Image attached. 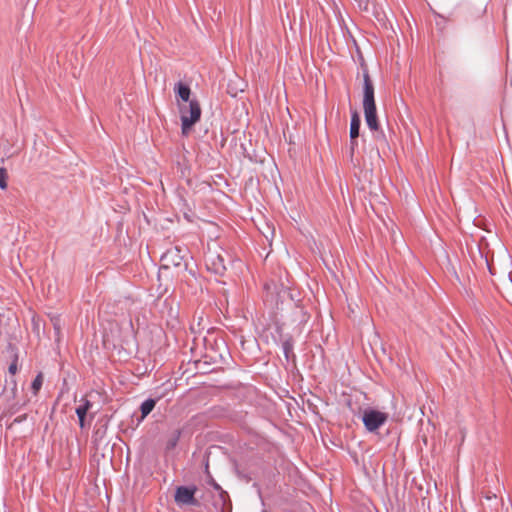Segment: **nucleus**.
Here are the masks:
<instances>
[{"label": "nucleus", "instance_id": "nucleus-1", "mask_svg": "<svg viewBox=\"0 0 512 512\" xmlns=\"http://www.w3.org/2000/svg\"><path fill=\"white\" fill-rule=\"evenodd\" d=\"M246 414L242 411L235 412L226 405V420L235 422L239 428L237 430L226 427V445L232 452L240 457L252 450L250 443L244 438V434H251L252 429L245 422Z\"/></svg>", "mask_w": 512, "mask_h": 512}, {"label": "nucleus", "instance_id": "nucleus-2", "mask_svg": "<svg viewBox=\"0 0 512 512\" xmlns=\"http://www.w3.org/2000/svg\"><path fill=\"white\" fill-rule=\"evenodd\" d=\"M356 416L362 421L365 431L374 435H380V429L390 419L388 412L371 405L359 408Z\"/></svg>", "mask_w": 512, "mask_h": 512}, {"label": "nucleus", "instance_id": "nucleus-3", "mask_svg": "<svg viewBox=\"0 0 512 512\" xmlns=\"http://www.w3.org/2000/svg\"><path fill=\"white\" fill-rule=\"evenodd\" d=\"M179 113L181 119V129L184 135L188 134L193 125H195L201 117V107L196 98H193L187 104L179 103Z\"/></svg>", "mask_w": 512, "mask_h": 512}, {"label": "nucleus", "instance_id": "nucleus-4", "mask_svg": "<svg viewBox=\"0 0 512 512\" xmlns=\"http://www.w3.org/2000/svg\"><path fill=\"white\" fill-rule=\"evenodd\" d=\"M362 108L364 121L369 130H375L376 127L381 126L375 92L362 94Z\"/></svg>", "mask_w": 512, "mask_h": 512}, {"label": "nucleus", "instance_id": "nucleus-5", "mask_svg": "<svg viewBox=\"0 0 512 512\" xmlns=\"http://www.w3.org/2000/svg\"><path fill=\"white\" fill-rule=\"evenodd\" d=\"M205 265L207 270L215 275V281L222 283L224 275L223 257L215 251H209L205 256Z\"/></svg>", "mask_w": 512, "mask_h": 512}, {"label": "nucleus", "instance_id": "nucleus-6", "mask_svg": "<svg viewBox=\"0 0 512 512\" xmlns=\"http://www.w3.org/2000/svg\"><path fill=\"white\" fill-rule=\"evenodd\" d=\"M226 399L234 398L237 402L243 401L246 396L249 387L241 381H230L226 382Z\"/></svg>", "mask_w": 512, "mask_h": 512}, {"label": "nucleus", "instance_id": "nucleus-7", "mask_svg": "<svg viewBox=\"0 0 512 512\" xmlns=\"http://www.w3.org/2000/svg\"><path fill=\"white\" fill-rule=\"evenodd\" d=\"M226 457L231 463L232 472L235 474L237 479L241 482L249 483L252 480V477L248 470V467L246 465L239 463L235 456L228 455L227 451Z\"/></svg>", "mask_w": 512, "mask_h": 512}, {"label": "nucleus", "instance_id": "nucleus-8", "mask_svg": "<svg viewBox=\"0 0 512 512\" xmlns=\"http://www.w3.org/2000/svg\"><path fill=\"white\" fill-rule=\"evenodd\" d=\"M195 487L180 486L175 492V501L180 505H191L195 503Z\"/></svg>", "mask_w": 512, "mask_h": 512}, {"label": "nucleus", "instance_id": "nucleus-9", "mask_svg": "<svg viewBox=\"0 0 512 512\" xmlns=\"http://www.w3.org/2000/svg\"><path fill=\"white\" fill-rule=\"evenodd\" d=\"M281 349L287 362L296 364L297 356L294 352V337L291 334H286L283 340L280 341Z\"/></svg>", "mask_w": 512, "mask_h": 512}, {"label": "nucleus", "instance_id": "nucleus-10", "mask_svg": "<svg viewBox=\"0 0 512 512\" xmlns=\"http://www.w3.org/2000/svg\"><path fill=\"white\" fill-rule=\"evenodd\" d=\"M173 91L175 93L177 104H187L189 103L193 98H191V88L186 83H183L182 81H179L175 83L173 87Z\"/></svg>", "mask_w": 512, "mask_h": 512}, {"label": "nucleus", "instance_id": "nucleus-11", "mask_svg": "<svg viewBox=\"0 0 512 512\" xmlns=\"http://www.w3.org/2000/svg\"><path fill=\"white\" fill-rule=\"evenodd\" d=\"M358 64L362 71V86H361L362 94L375 92V85L370 76L366 60L359 61Z\"/></svg>", "mask_w": 512, "mask_h": 512}, {"label": "nucleus", "instance_id": "nucleus-12", "mask_svg": "<svg viewBox=\"0 0 512 512\" xmlns=\"http://www.w3.org/2000/svg\"><path fill=\"white\" fill-rule=\"evenodd\" d=\"M238 129H233L231 132L229 128H226V143H229L231 152L233 151L236 155L246 152V148L243 143L238 145Z\"/></svg>", "mask_w": 512, "mask_h": 512}, {"label": "nucleus", "instance_id": "nucleus-13", "mask_svg": "<svg viewBox=\"0 0 512 512\" xmlns=\"http://www.w3.org/2000/svg\"><path fill=\"white\" fill-rule=\"evenodd\" d=\"M361 114L357 109L350 110V138H358L361 132Z\"/></svg>", "mask_w": 512, "mask_h": 512}, {"label": "nucleus", "instance_id": "nucleus-14", "mask_svg": "<svg viewBox=\"0 0 512 512\" xmlns=\"http://www.w3.org/2000/svg\"><path fill=\"white\" fill-rule=\"evenodd\" d=\"M226 257L229 258L230 266H231L233 273L237 276L242 275L246 269V265H245L244 261L240 257H238L236 255H232L227 248H226Z\"/></svg>", "mask_w": 512, "mask_h": 512}, {"label": "nucleus", "instance_id": "nucleus-15", "mask_svg": "<svg viewBox=\"0 0 512 512\" xmlns=\"http://www.w3.org/2000/svg\"><path fill=\"white\" fill-rule=\"evenodd\" d=\"M81 402L82 403L76 408L75 412H76V415L79 420V426L81 428H84L85 427V418H86L87 412L91 408L92 404L89 400L84 399V398L81 400Z\"/></svg>", "mask_w": 512, "mask_h": 512}, {"label": "nucleus", "instance_id": "nucleus-16", "mask_svg": "<svg viewBox=\"0 0 512 512\" xmlns=\"http://www.w3.org/2000/svg\"><path fill=\"white\" fill-rule=\"evenodd\" d=\"M185 249H182L180 247H175L174 249L169 250L164 258L168 261H170L174 266H180L181 262L184 258V255L182 252H184Z\"/></svg>", "mask_w": 512, "mask_h": 512}, {"label": "nucleus", "instance_id": "nucleus-17", "mask_svg": "<svg viewBox=\"0 0 512 512\" xmlns=\"http://www.w3.org/2000/svg\"><path fill=\"white\" fill-rule=\"evenodd\" d=\"M157 403L156 399L148 398L145 401H143L140 405V411H141V419H144L147 417L155 408Z\"/></svg>", "mask_w": 512, "mask_h": 512}, {"label": "nucleus", "instance_id": "nucleus-18", "mask_svg": "<svg viewBox=\"0 0 512 512\" xmlns=\"http://www.w3.org/2000/svg\"><path fill=\"white\" fill-rule=\"evenodd\" d=\"M429 9L431 13L434 15L435 18L438 20L436 21V27L440 33H443L446 28V22L448 21V18L442 14L436 11L431 5H429Z\"/></svg>", "mask_w": 512, "mask_h": 512}, {"label": "nucleus", "instance_id": "nucleus-19", "mask_svg": "<svg viewBox=\"0 0 512 512\" xmlns=\"http://www.w3.org/2000/svg\"><path fill=\"white\" fill-rule=\"evenodd\" d=\"M283 326L284 324L280 322H276L274 325V331L271 333V338L275 345H279L280 341L286 336L283 331Z\"/></svg>", "mask_w": 512, "mask_h": 512}, {"label": "nucleus", "instance_id": "nucleus-20", "mask_svg": "<svg viewBox=\"0 0 512 512\" xmlns=\"http://www.w3.org/2000/svg\"><path fill=\"white\" fill-rule=\"evenodd\" d=\"M378 436L381 440L386 439V438H391V442L394 440H397L396 445L398 446V444H399L400 432L396 426H393V427L389 426L386 429L384 434L380 433V435H378Z\"/></svg>", "mask_w": 512, "mask_h": 512}, {"label": "nucleus", "instance_id": "nucleus-21", "mask_svg": "<svg viewBox=\"0 0 512 512\" xmlns=\"http://www.w3.org/2000/svg\"><path fill=\"white\" fill-rule=\"evenodd\" d=\"M375 141L388 145V140L382 126L376 127L375 130H369Z\"/></svg>", "mask_w": 512, "mask_h": 512}, {"label": "nucleus", "instance_id": "nucleus-22", "mask_svg": "<svg viewBox=\"0 0 512 512\" xmlns=\"http://www.w3.org/2000/svg\"><path fill=\"white\" fill-rule=\"evenodd\" d=\"M180 435H181V431L180 430L177 429V430L173 431L171 437L167 441V448L168 449H173L174 447H176V445H177V443L179 441Z\"/></svg>", "mask_w": 512, "mask_h": 512}, {"label": "nucleus", "instance_id": "nucleus-23", "mask_svg": "<svg viewBox=\"0 0 512 512\" xmlns=\"http://www.w3.org/2000/svg\"><path fill=\"white\" fill-rule=\"evenodd\" d=\"M43 384V376L39 373L31 383V389L34 394H37Z\"/></svg>", "mask_w": 512, "mask_h": 512}, {"label": "nucleus", "instance_id": "nucleus-24", "mask_svg": "<svg viewBox=\"0 0 512 512\" xmlns=\"http://www.w3.org/2000/svg\"><path fill=\"white\" fill-rule=\"evenodd\" d=\"M8 173L4 167H0V189L5 190L8 186Z\"/></svg>", "mask_w": 512, "mask_h": 512}, {"label": "nucleus", "instance_id": "nucleus-25", "mask_svg": "<svg viewBox=\"0 0 512 512\" xmlns=\"http://www.w3.org/2000/svg\"><path fill=\"white\" fill-rule=\"evenodd\" d=\"M252 488H253V489H255V491H256V493H257V496H258V498H259V500H260V503H261V505L264 507L266 504H265V500H264V498H263L262 489H261L260 484H259V483H257V482H254V483L252 484Z\"/></svg>", "mask_w": 512, "mask_h": 512}, {"label": "nucleus", "instance_id": "nucleus-26", "mask_svg": "<svg viewBox=\"0 0 512 512\" xmlns=\"http://www.w3.org/2000/svg\"><path fill=\"white\" fill-rule=\"evenodd\" d=\"M353 44H354V47H355V54H356V58H357V61H363L365 60L364 58V55L361 51V48L360 46L358 45L357 41L353 38Z\"/></svg>", "mask_w": 512, "mask_h": 512}, {"label": "nucleus", "instance_id": "nucleus-27", "mask_svg": "<svg viewBox=\"0 0 512 512\" xmlns=\"http://www.w3.org/2000/svg\"><path fill=\"white\" fill-rule=\"evenodd\" d=\"M349 145H350V147H349L350 157H351V159H353L355 150L358 147V138H350Z\"/></svg>", "mask_w": 512, "mask_h": 512}, {"label": "nucleus", "instance_id": "nucleus-28", "mask_svg": "<svg viewBox=\"0 0 512 512\" xmlns=\"http://www.w3.org/2000/svg\"><path fill=\"white\" fill-rule=\"evenodd\" d=\"M480 255H481V258L485 259L489 273L494 276L496 274V269L493 266V264L490 263L488 256L486 254L484 255L481 251H480Z\"/></svg>", "mask_w": 512, "mask_h": 512}, {"label": "nucleus", "instance_id": "nucleus-29", "mask_svg": "<svg viewBox=\"0 0 512 512\" xmlns=\"http://www.w3.org/2000/svg\"><path fill=\"white\" fill-rule=\"evenodd\" d=\"M281 287H282V290H284L285 292H287V293H288L289 298H290L292 301H294V302H295V306H296L297 308H302L301 301H300L299 299H298V300H296V299H295L294 294L289 290V288H288V287H284L283 285H282Z\"/></svg>", "mask_w": 512, "mask_h": 512}, {"label": "nucleus", "instance_id": "nucleus-30", "mask_svg": "<svg viewBox=\"0 0 512 512\" xmlns=\"http://www.w3.org/2000/svg\"><path fill=\"white\" fill-rule=\"evenodd\" d=\"M247 157L251 162L254 163H263L265 160V158L258 156L256 153H254L253 155L247 153Z\"/></svg>", "mask_w": 512, "mask_h": 512}, {"label": "nucleus", "instance_id": "nucleus-31", "mask_svg": "<svg viewBox=\"0 0 512 512\" xmlns=\"http://www.w3.org/2000/svg\"><path fill=\"white\" fill-rule=\"evenodd\" d=\"M8 371L10 374L14 375L17 372V356L14 361L9 365Z\"/></svg>", "mask_w": 512, "mask_h": 512}, {"label": "nucleus", "instance_id": "nucleus-32", "mask_svg": "<svg viewBox=\"0 0 512 512\" xmlns=\"http://www.w3.org/2000/svg\"><path fill=\"white\" fill-rule=\"evenodd\" d=\"M358 3L359 7L365 11L368 10L369 0H354Z\"/></svg>", "mask_w": 512, "mask_h": 512}, {"label": "nucleus", "instance_id": "nucleus-33", "mask_svg": "<svg viewBox=\"0 0 512 512\" xmlns=\"http://www.w3.org/2000/svg\"><path fill=\"white\" fill-rule=\"evenodd\" d=\"M213 485H214L215 489L220 491V497L223 498L224 491L222 490L221 486L217 483H213Z\"/></svg>", "mask_w": 512, "mask_h": 512}, {"label": "nucleus", "instance_id": "nucleus-34", "mask_svg": "<svg viewBox=\"0 0 512 512\" xmlns=\"http://www.w3.org/2000/svg\"><path fill=\"white\" fill-rule=\"evenodd\" d=\"M226 512H231V508L229 507V504H228V493L226 492Z\"/></svg>", "mask_w": 512, "mask_h": 512}, {"label": "nucleus", "instance_id": "nucleus-35", "mask_svg": "<svg viewBox=\"0 0 512 512\" xmlns=\"http://www.w3.org/2000/svg\"><path fill=\"white\" fill-rule=\"evenodd\" d=\"M225 199H226V202H228V201H229V202L234 203V202H233V200H232V198H230L227 194H226V196H225ZM227 209H228V203H226V210H227Z\"/></svg>", "mask_w": 512, "mask_h": 512}, {"label": "nucleus", "instance_id": "nucleus-36", "mask_svg": "<svg viewBox=\"0 0 512 512\" xmlns=\"http://www.w3.org/2000/svg\"><path fill=\"white\" fill-rule=\"evenodd\" d=\"M220 512H224V502L222 503L220 509H219Z\"/></svg>", "mask_w": 512, "mask_h": 512}, {"label": "nucleus", "instance_id": "nucleus-37", "mask_svg": "<svg viewBox=\"0 0 512 512\" xmlns=\"http://www.w3.org/2000/svg\"><path fill=\"white\" fill-rule=\"evenodd\" d=\"M220 145H221V147H223V146H224V138H223V137H222V139H221V141H220Z\"/></svg>", "mask_w": 512, "mask_h": 512}, {"label": "nucleus", "instance_id": "nucleus-38", "mask_svg": "<svg viewBox=\"0 0 512 512\" xmlns=\"http://www.w3.org/2000/svg\"><path fill=\"white\" fill-rule=\"evenodd\" d=\"M230 354L229 350L227 351ZM230 361H233L232 355H229Z\"/></svg>", "mask_w": 512, "mask_h": 512}, {"label": "nucleus", "instance_id": "nucleus-39", "mask_svg": "<svg viewBox=\"0 0 512 512\" xmlns=\"http://www.w3.org/2000/svg\"><path fill=\"white\" fill-rule=\"evenodd\" d=\"M230 354L229 350L227 351ZM230 361H233L232 355H229Z\"/></svg>", "mask_w": 512, "mask_h": 512}, {"label": "nucleus", "instance_id": "nucleus-40", "mask_svg": "<svg viewBox=\"0 0 512 512\" xmlns=\"http://www.w3.org/2000/svg\"><path fill=\"white\" fill-rule=\"evenodd\" d=\"M261 512H268L266 509H262Z\"/></svg>", "mask_w": 512, "mask_h": 512}, {"label": "nucleus", "instance_id": "nucleus-41", "mask_svg": "<svg viewBox=\"0 0 512 512\" xmlns=\"http://www.w3.org/2000/svg\"><path fill=\"white\" fill-rule=\"evenodd\" d=\"M225 303H226V306H227L228 305V300L227 299L225 300Z\"/></svg>", "mask_w": 512, "mask_h": 512}]
</instances>
